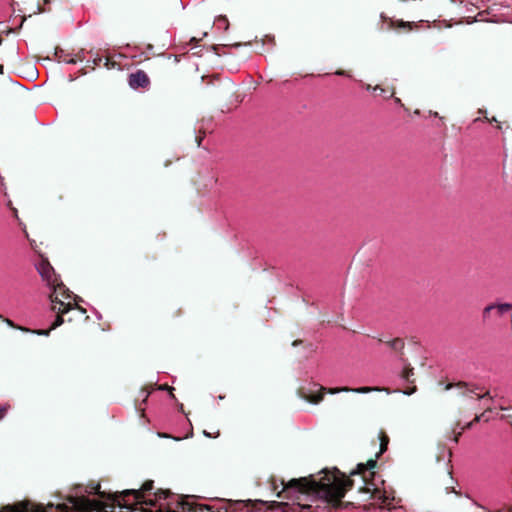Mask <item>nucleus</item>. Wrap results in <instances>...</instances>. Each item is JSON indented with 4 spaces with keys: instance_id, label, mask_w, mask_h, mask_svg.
I'll use <instances>...</instances> for the list:
<instances>
[{
    "instance_id": "obj_10",
    "label": "nucleus",
    "mask_w": 512,
    "mask_h": 512,
    "mask_svg": "<svg viewBox=\"0 0 512 512\" xmlns=\"http://www.w3.org/2000/svg\"><path fill=\"white\" fill-rule=\"evenodd\" d=\"M174 510L179 512V510L186 512H215L213 507L208 505H196L194 503L189 502L186 498L182 496H177L175 504L173 506Z\"/></svg>"
},
{
    "instance_id": "obj_28",
    "label": "nucleus",
    "mask_w": 512,
    "mask_h": 512,
    "mask_svg": "<svg viewBox=\"0 0 512 512\" xmlns=\"http://www.w3.org/2000/svg\"><path fill=\"white\" fill-rule=\"evenodd\" d=\"M202 140H203V136H201V137H196L197 146H200V145H201Z\"/></svg>"
},
{
    "instance_id": "obj_32",
    "label": "nucleus",
    "mask_w": 512,
    "mask_h": 512,
    "mask_svg": "<svg viewBox=\"0 0 512 512\" xmlns=\"http://www.w3.org/2000/svg\"><path fill=\"white\" fill-rule=\"evenodd\" d=\"M394 93H395V92H394V90H392V91L390 92V94H389V95H387V96H385V97H386V98L393 97V96H394Z\"/></svg>"
},
{
    "instance_id": "obj_27",
    "label": "nucleus",
    "mask_w": 512,
    "mask_h": 512,
    "mask_svg": "<svg viewBox=\"0 0 512 512\" xmlns=\"http://www.w3.org/2000/svg\"><path fill=\"white\" fill-rule=\"evenodd\" d=\"M64 62L66 63H69V64H75L77 62V59L75 58H68V59H63Z\"/></svg>"
},
{
    "instance_id": "obj_11",
    "label": "nucleus",
    "mask_w": 512,
    "mask_h": 512,
    "mask_svg": "<svg viewBox=\"0 0 512 512\" xmlns=\"http://www.w3.org/2000/svg\"><path fill=\"white\" fill-rule=\"evenodd\" d=\"M128 83L133 89H147L150 86V79L146 72L143 70H137L129 75Z\"/></svg>"
},
{
    "instance_id": "obj_29",
    "label": "nucleus",
    "mask_w": 512,
    "mask_h": 512,
    "mask_svg": "<svg viewBox=\"0 0 512 512\" xmlns=\"http://www.w3.org/2000/svg\"><path fill=\"white\" fill-rule=\"evenodd\" d=\"M301 343H302V340H299V339H298V340H294V341L292 342V346H298V345H300Z\"/></svg>"
},
{
    "instance_id": "obj_35",
    "label": "nucleus",
    "mask_w": 512,
    "mask_h": 512,
    "mask_svg": "<svg viewBox=\"0 0 512 512\" xmlns=\"http://www.w3.org/2000/svg\"><path fill=\"white\" fill-rule=\"evenodd\" d=\"M2 73H3V65L0 64V74H2Z\"/></svg>"
},
{
    "instance_id": "obj_12",
    "label": "nucleus",
    "mask_w": 512,
    "mask_h": 512,
    "mask_svg": "<svg viewBox=\"0 0 512 512\" xmlns=\"http://www.w3.org/2000/svg\"><path fill=\"white\" fill-rule=\"evenodd\" d=\"M37 270L40 273L43 280L46 281L48 285H51L52 283L58 280V276L56 275L54 268L46 260H42L39 263Z\"/></svg>"
},
{
    "instance_id": "obj_30",
    "label": "nucleus",
    "mask_w": 512,
    "mask_h": 512,
    "mask_svg": "<svg viewBox=\"0 0 512 512\" xmlns=\"http://www.w3.org/2000/svg\"><path fill=\"white\" fill-rule=\"evenodd\" d=\"M416 391V387L414 386L411 390L409 391H405L404 393L405 394H408V395H411L412 393H414Z\"/></svg>"
},
{
    "instance_id": "obj_23",
    "label": "nucleus",
    "mask_w": 512,
    "mask_h": 512,
    "mask_svg": "<svg viewBox=\"0 0 512 512\" xmlns=\"http://www.w3.org/2000/svg\"><path fill=\"white\" fill-rule=\"evenodd\" d=\"M102 62V57L100 56H97L95 57L93 60H92V66H91V69L94 70L96 66H99Z\"/></svg>"
},
{
    "instance_id": "obj_13",
    "label": "nucleus",
    "mask_w": 512,
    "mask_h": 512,
    "mask_svg": "<svg viewBox=\"0 0 512 512\" xmlns=\"http://www.w3.org/2000/svg\"><path fill=\"white\" fill-rule=\"evenodd\" d=\"M366 476H367V482L364 481V483L366 484L365 486L361 487L359 489L360 492H363V493H371V498L373 499H376V500H379L381 503H384V504H387L389 503V500L390 498L384 493L382 492L380 489L378 488H373L371 489L368 484H369V481L373 479V477L370 476L369 472L366 473Z\"/></svg>"
},
{
    "instance_id": "obj_21",
    "label": "nucleus",
    "mask_w": 512,
    "mask_h": 512,
    "mask_svg": "<svg viewBox=\"0 0 512 512\" xmlns=\"http://www.w3.org/2000/svg\"><path fill=\"white\" fill-rule=\"evenodd\" d=\"M480 417H481V416H475V418H474L471 422L467 423V424L462 428V430H465V429H469V428H471L475 423H477V422H479V421H480Z\"/></svg>"
},
{
    "instance_id": "obj_8",
    "label": "nucleus",
    "mask_w": 512,
    "mask_h": 512,
    "mask_svg": "<svg viewBox=\"0 0 512 512\" xmlns=\"http://www.w3.org/2000/svg\"><path fill=\"white\" fill-rule=\"evenodd\" d=\"M0 512H46L43 504L31 500H23L14 504H8L1 508Z\"/></svg>"
},
{
    "instance_id": "obj_22",
    "label": "nucleus",
    "mask_w": 512,
    "mask_h": 512,
    "mask_svg": "<svg viewBox=\"0 0 512 512\" xmlns=\"http://www.w3.org/2000/svg\"><path fill=\"white\" fill-rule=\"evenodd\" d=\"M373 91H375V92H379V95H385V94L388 92V90H387V89L383 88V87H382V86H380V85H376V86H374V87H373Z\"/></svg>"
},
{
    "instance_id": "obj_19",
    "label": "nucleus",
    "mask_w": 512,
    "mask_h": 512,
    "mask_svg": "<svg viewBox=\"0 0 512 512\" xmlns=\"http://www.w3.org/2000/svg\"><path fill=\"white\" fill-rule=\"evenodd\" d=\"M484 119H485L487 122H489V123H493V122L497 123V129L502 130V128H503V127H502V123H501V122H499L495 117L489 118V117H487V116L485 115V116H484Z\"/></svg>"
},
{
    "instance_id": "obj_14",
    "label": "nucleus",
    "mask_w": 512,
    "mask_h": 512,
    "mask_svg": "<svg viewBox=\"0 0 512 512\" xmlns=\"http://www.w3.org/2000/svg\"><path fill=\"white\" fill-rule=\"evenodd\" d=\"M495 310L498 316H502L504 313L512 310V304L500 303V304H489L482 311L483 321L486 322L490 318L491 312Z\"/></svg>"
},
{
    "instance_id": "obj_25",
    "label": "nucleus",
    "mask_w": 512,
    "mask_h": 512,
    "mask_svg": "<svg viewBox=\"0 0 512 512\" xmlns=\"http://www.w3.org/2000/svg\"><path fill=\"white\" fill-rule=\"evenodd\" d=\"M4 322H6L9 326L13 327V328H18V329H21V327H18L16 326L13 321H11L10 319H7V318H4L3 319ZM23 330V328H22ZM24 331H28V329H24Z\"/></svg>"
},
{
    "instance_id": "obj_24",
    "label": "nucleus",
    "mask_w": 512,
    "mask_h": 512,
    "mask_svg": "<svg viewBox=\"0 0 512 512\" xmlns=\"http://www.w3.org/2000/svg\"><path fill=\"white\" fill-rule=\"evenodd\" d=\"M217 22H218V23H224V24H225V29H227V28H228V25H229V24H228V20H227L226 16H219V17L217 18Z\"/></svg>"
},
{
    "instance_id": "obj_4",
    "label": "nucleus",
    "mask_w": 512,
    "mask_h": 512,
    "mask_svg": "<svg viewBox=\"0 0 512 512\" xmlns=\"http://www.w3.org/2000/svg\"><path fill=\"white\" fill-rule=\"evenodd\" d=\"M379 441H380V449H379V452L376 454L375 459H369L366 463H359L357 465L356 470L352 471L350 473L351 476L361 475L362 480L365 482H367V476H366L367 472H369L371 477H374L375 472L373 471V469L377 465V458H379L380 455H382L387 450L388 444L390 441L388 435L386 434V432L384 430H381L379 432Z\"/></svg>"
},
{
    "instance_id": "obj_15",
    "label": "nucleus",
    "mask_w": 512,
    "mask_h": 512,
    "mask_svg": "<svg viewBox=\"0 0 512 512\" xmlns=\"http://www.w3.org/2000/svg\"><path fill=\"white\" fill-rule=\"evenodd\" d=\"M379 342L385 343L393 352L398 353L400 357L403 356V350L405 348V342L402 338H394L392 340L385 341L382 338L378 339Z\"/></svg>"
},
{
    "instance_id": "obj_20",
    "label": "nucleus",
    "mask_w": 512,
    "mask_h": 512,
    "mask_svg": "<svg viewBox=\"0 0 512 512\" xmlns=\"http://www.w3.org/2000/svg\"><path fill=\"white\" fill-rule=\"evenodd\" d=\"M160 390H167L170 393L171 398L175 399V395L173 394V388L168 386L167 384H163L159 386Z\"/></svg>"
},
{
    "instance_id": "obj_3",
    "label": "nucleus",
    "mask_w": 512,
    "mask_h": 512,
    "mask_svg": "<svg viewBox=\"0 0 512 512\" xmlns=\"http://www.w3.org/2000/svg\"><path fill=\"white\" fill-rule=\"evenodd\" d=\"M314 387H318V390L307 389L305 387H300L297 391L298 396L311 403V404H319L324 399L325 393L329 394H337L340 392H354L360 394L370 393L372 391H386L389 392L387 388L380 387H358V388H350L347 386L344 387H336V388H326L323 386H319L318 384H314Z\"/></svg>"
},
{
    "instance_id": "obj_16",
    "label": "nucleus",
    "mask_w": 512,
    "mask_h": 512,
    "mask_svg": "<svg viewBox=\"0 0 512 512\" xmlns=\"http://www.w3.org/2000/svg\"><path fill=\"white\" fill-rule=\"evenodd\" d=\"M401 377L408 383H414V368L410 364L406 365L402 371Z\"/></svg>"
},
{
    "instance_id": "obj_5",
    "label": "nucleus",
    "mask_w": 512,
    "mask_h": 512,
    "mask_svg": "<svg viewBox=\"0 0 512 512\" xmlns=\"http://www.w3.org/2000/svg\"><path fill=\"white\" fill-rule=\"evenodd\" d=\"M452 388L457 390V396H461L469 400L478 401L485 396V394L476 393V390L478 389L477 386L463 381H459L457 383H448L444 389L450 390Z\"/></svg>"
},
{
    "instance_id": "obj_31",
    "label": "nucleus",
    "mask_w": 512,
    "mask_h": 512,
    "mask_svg": "<svg viewBox=\"0 0 512 512\" xmlns=\"http://www.w3.org/2000/svg\"><path fill=\"white\" fill-rule=\"evenodd\" d=\"M461 434H462V432L460 431V432H458V433L454 436V441H455L456 443L458 442L459 437H460V435H461Z\"/></svg>"
},
{
    "instance_id": "obj_1",
    "label": "nucleus",
    "mask_w": 512,
    "mask_h": 512,
    "mask_svg": "<svg viewBox=\"0 0 512 512\" xmlns=\"http://www.w3.org/2000/svg\"><path fill=\"white\" fill-rule=\"evenodd\" d=\"M282 484L283 490L278 493L279 497H284L282 494L295 491L317 496L338 508L342 505V498L346 492L353 487V480L335 468L332 472L325 470L324 475L319 480L310 476L291 479L287 483L282 481Z\"/></svg>"
},
{
    "instance_id": "obj_26",
    "label": "nucleus",
    "mask_w": 512,
    "mask_h": 512,
    "mask_svg": "<svg viewBox=\"0 0 512 512\" xmlns=\"http://www.w3.org/2000/svg\"><path fill=\"white\" fill-rule=\"evenodd\" d=\"M336 75H339V76H348L350 77L351 75L349 74V72L345 71V70H342V69H339L335 72Z\"/></svg>"
},
{
    "instance_id": "obj_6",
    "label": "nucleus",
    "mask_w": 512,
    "mask_h": 512,
    "mask_svg": "<svg viewBox=\"0 0 512 512\" xmlns=\"http://www.w3.org/2000/svg\"><path fill=\"white\" fill-rule=\"evenodd\" d=\"M74 306L75 305L72 303H63V302L60 303V307L53 305L52 310L57 312V315H56V319L54 320L52 325L48 329L34 330L33 333H35L37 335H41V336H48L52 330L56 329L57 327H59L60 325L63 324V322H64L63 315L68 313L71 309H73Z\"/></svg>"
},
{
    "instance_id": "obj_9",
    "label": "nucleus",
    "mask_w": 512,
    "mask_h": 512,
    "mask_svg": "<svg viewBox=\"0 0 512 512\" xmlns=\"http://www.w3.org/2000/svg\"><path fill=\"white\" fill-rule=\"evenodd\" d=\"M380 18L387 25V30H395L397 32H409L417 27V24L415 22L394 19L392 17L387 16L385 13H381Z\"/></svg>"
},
{
    "instance_id": "obj_38",
    "label": "nucleus",
    "mask_w": 512,
    "mask_h": 512,
    "mask_svg": "<svg viewBox=\"0 0 512 512\" xmlns=\"http://www.w3.org/2000/svg\"><path fill=\"white\" fill-rule=\"evenodd\" d=\"M142 512H148L146 509H142Z\"/></svg>"
},
{
    "instance_id": "obj_18",
    "label": "nucleus",
    "mask_w": 512,
    "mask_h": 512,
    "mask_svg": "<svg viewBox=\"0 0 512 512\" xmlns=\"http://www.w3.org/2000/svg\"><path fill=\"white\" fill-rule=\"evenodd\" d=\"M118 64L113 61L112 59L110 58H106L105 59V62H104V66L107 68V69H113L117 66Z\"/></svg>"
},
{
    "instance_id": "obj_7",
    "label": "nucleus",
    "mask_w": 512,
    "mask_h": 512,
    "mask_svg": "<svg viewBox=\"0 0 512 512\" xmlns=\"http://www.w3.org/2000/svg\"><path fill=\"white\" fill-rule=\"evenodd\" d=\"M52 288V292L49 295V298L53 305L60 307V303H71L70 299L72 298L71 292L68 288L58 279L56 282L49 285Z\"/></svg>"
},
{
    "instance_id": "obj_37",
    "label": "nucleus",
    "mask_w": 512,
    "mask_h": 512,
    "mask_svg": "<svg viewBox=\"0 0 512 512\" xmlns=\"http://www.w3.org/2000/svg\"><path fill=\"white\" fill-rule=\"evenodd\" d=\"M204 434H205V436L210 437V434H209V433H207L206 431H204Z\"/></svg>"
},
{
    "instance_id": "obj_2",
    "label": "nucleus",
    "mask_w": 512,
    "mask_h": 512,
    "mask_svg": "<svg viewBox=\"0 0 512 512\" xmlns=\"http://www.w3.org/2000/svg\"><path fill=\"white\" fill-rule=\"evenodd\" d=\"M154 482L152 480L145 481L139 489H127L121 492H115L113 494L105 493L100 491V484L91 487L90 493L97 494L100 498H107L113 501L120 507L127 509H135L134 506L137 504H145L149 506H155L160 500H169L165 506L160 505L159 510L161 512H177L173 506L175 504L177 496L174 495L169 489H158L153 495L154 498L145 499L144 494L152 491Z\"/></svg>"
},
{
    "instance_id": "obj_33",
    "label": "nucleus",
    "mask_w": 512,
    "mask_h": 512,
    "mask_svg": "<svg viewBox=\"0 0 512 512\" xmlns=\"http://www.w3.org/2000/svg\"><path fill=\"white\" fill-rule=\"evenodd\" d=\"M365 88H366L367 90H371V89L373 90V86H372V85H370V84H367V85L365 86Z\"/></svg>"
},
{
    "instance_id": "obj_39",
    "label": "nucleus",
    "mask_w": 512,
    "mask_h": 512,
    "mask_svg": "<svg viewBox=\"0 0 512 512\" xmlns=\"http://www.w3.org/2000/svg\"><path fill=\"white\" fill-rule=\"evenodd\" d=\"M0 319H2V320H3L4 318L0 315Z\"/></svg>"
},
{
    "instance_id": "obj_34",
    "label": "nucleus",
    "mask_w": 512,
    "mask_h": 512,
    "mask_svg": "<svg viewBox=\"0 0 512 512\" xmlns=\"http://www.w3.org/2000/svg\"><path fill=\"white\" fill-rule=\"evenodd\" d=\"M76 57L78 58V60L83 61V58L80 56L79 53L76 55Z\"/></svg>"
},
{
    "instance_id": "obj_17",
    "label": "nucleus",
    "mask_w": 512,
    "mask_h": 512,
    "mask_svg": "<svg viewBox=\"0 0 512 512\" xmlns=\"http://www.w3.org/2000/svg\"><path fill=\"white\" fill-rule=\"evenodd\" d=\"M9 409H10V405L9 404L0 405V421L2 419H4V417L6 416V414H7Z\"/></svg>"
},
{
    "instance_id": "obj_36",
    "label": "nucleus",
    "mask_w": 512,
    "mask_h": 512,
    "mask_svg": "<svg viewBox=\"0 0 512 512\" xmlns=\"http://www.w3.org/2000/svg\"><path fill=\"white\" fill-rule=\"evenodd\" d=\"M91 66H92V63H90V61L88 60L87 61V67L91 68Z\"/></svg>"
}]
</instances>
